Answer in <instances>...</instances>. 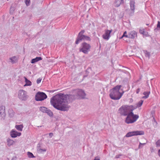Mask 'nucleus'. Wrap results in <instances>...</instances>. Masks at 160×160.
<instances>
[{
  "label": "nucleus",
  "instance_id": "obj_36",
  "mask_svg": "<svg viewBox=\"0 0 160 160\" xmlns=\"http://www.w3.org/2000/svg\"><path fill=\"white\" fill-rule=\"evenodd\" d=\"M49 135L51 137L53 135V134L52 133H49Z\"/></svg>",
  "mask_w": 160,
  "mask_h": 160
},
{
  "label": "nucleus",
  "instance_id": "obj_5",
  "mask_svg": "<svg viewBox=\"0 0 160 160\" xmlns=\"http://www.w3.org/2000/svg\"><path fill=\"white\" fill-rule=\"evenodd\" d=\"M84 32L85 31L84 30H82L79 33L78 36L75 42V43L76 44H78L82 40L86 41H91V38L90 37L83 35Z\"/></svg>",
  "mask_w": 160,
  "mask_h": 160
},
{
  "label": "nucleus",
  "instance_id": "obj_33",
  "mask_svg": "<svg viewBox=\"0 0 160 160\" xmlns=\"http://www.w3.org/2000/svg\"><path fill=\"white\" fill-rule=\"evenodd\" d=\"M42 79V78H38L37 80V83L38 84H39V83H40L41 82Z\"/></svg>",
  "mask_w": 160,
  "mask_h": 160
},
{
  "label": "nucleus",
  "instance_id": "obj_3",
  "mask_svg": "<svg viewBox=\"0 0 160 160\" xmlns=\"http://www.w3.org/2000/svg\"><path fill=\"white\" fill-rule=\"evenodd\" d=\"M134 110V108L132 105H123L119 109L118 112L122 115L126 116Z\"/></svg>",
  "mask_w": 160,
  "mask_h": 160
},
{
  "label": "nucleus",
  "instance_id": "obj_28",
  "mask_svg": "<svg viewBox=\"0 0 160 160\" xmlns=\"http://www.w3.org/2000/svg\"><path fill=\"white\" fill-rule=\"evenodd\" d=\"M146 144V143H141V142H140L139 146H138V148H142L143 145H145Z\"/></svg>",
  "mask_w": 160,
  "mask_h": 160
},
{
  "label": "nucleus",
  "instance_id": "obj_1",
  "mask_svg": "<svg viewBox=\"0 0 160 160\" xmlns=\"http://www.w3.org/2000/svg\"><path fill=\"white\" fill-rule=\"evenodd\" d=\"M68 95L57 94L51 99L50 103L55 108L62 111H67L70 107L68 105Z\"/></svg>",
  "mask_w": 160,
  "mask_h": 160
},
{
  "label": "nucleus",
  "instance_id": "obj_25",
  "mask_svg": "<svg viewBox=\"0 0 160 160\" xmlns=\"http://www.w3.org/2000/svg\"><path fill=\"white\" fill-rule=\"evenodd\" d=\"M28 157L29 158H33L35 157L32 153L29 152H28Z\"/></svg>",
  "mask_w": 160,
  "mask_h": 160
},
{
  "label": "nucleus",
  "instance_id": "obj_34",
  "mask_svg": "<svg viewBox=\"0 0 160 160\" xmlns=\"http://www.w3.org/2000/svg\"><path fill=\"white\" fill-rule=\"evenodd\" d=\"M140 89L138 88V89H137L136 90V93L137 94H138L139 93V92H140Z\"/></svg>",
  "mask_w": 160,
  "mask_h": 160
},
{
  "label": "nucleus",
  "instance_id": "obj_29",
  "mask_svg": "<svg viewBox=\"0 0 160 160\" xmlns=\"http://www.w3.org/2000/svg\"><path fill=\"white\" fill-rule=\"evenodd\" d=\"M139 32L141 34L144 35V33L145 32L144 29H140L139 30Z\"/></svg>",
  "mask_w": 160,
  "mask_h": 160
},
{
  "label": "nucleus",
  "instance_id": "obj_32",
  "mask_svg": "<svg viewBox=\"0 0 160 160\" xmlns=\"http://www.w3.org/2000/svg\"><path fill=\"white\" fill-rule=\"evenodd\" d=\"M157 28L160 30V22L158 21L157 24Z\"/></svg>",
  "mask_w": 160,
  "mask_h": 160
},
{
  "label": "nucleus",
  "instance_id": "obj_19",
  "mask_svg": "<svg viewBox=\"0 0 160 160\" xmlns=\"http://www.w3.org/2000/svg\"><path fill=\"white\" fill-rule=\"evenodd\" d=\"M14 143V141L12 140L8 139L7 140V145L8 146L13 145Z\"/></svg>",
  "mask_w": 160,
  "mask_h": 160
},
{
  "label": "nucleus",
  "instance_id": "obj_30",
  "mask_svg": "<svg viewBox=\"0 0 160 160\" xmlns=\"http://www.w3.org/2000/svg\"><path fill=\"white\" fill-rule=\"evenodd\" d=\"M30 0H25V2L27 6L29 5L30 2Z\"/></svg>",
  "mask_w": 160,
  "mask_h": 160
},
{
  "label": "nucleus",
  "instance_id": "obj_6",
  "mask_svg": "<svg viewBox=\"0 0 160 160\" xmlns=\"http://www.w3.org/2000/svg\"><path fill=\"white\" fill-rule=\"evenodd\" d=\"M91 47L90 44L86 42H83L81 44V46L79 48V51L84 54H87L90 51Z\"/></svg>",
  "mask_w": 160,
  "mask_h": 160
},
{
  "label": "nucleus",
  "instance_id": "obj_24",
  "mask_svg": "<svg viewBox=\"0 0 160 160\" xmlns=\"http://www.w3.org/2000/svg\"><path fill=\"white\" fill-rule=\"evenodd\" d=\"M122 2V0H116L115 2L118 3L116 5V6L117 7L119 6L121 3Z\"/></svg>",
  "mask_w": 160,
  "mask_h": 160
},
{
  "label": "nucleus",
  "instance_id": "obj_18",
  "mask_svg": "<svg viewBox=\"0 0 160 160\" xmlns=\"http://www.w3.org/2000/svg\"><path fill=\"white\" fill-rule=\"evenodd\" d=\"M5 107L2 106L0 107V114L4 115L5 114Z\"/></svg>",
  "mask_w": 160,
  "mask_h": 160
},
{
  "label": "nucleus",
  "instance_id": "obj_13",
  "mask_svg": "<svg viewBox=\"0 0 160 160\" xmlns=\"http://www.w3.org/2000/svg\"><path fill=\"white\" fill-rule=\"evenodd\" d=\"M11 136L13 138H16L18 136H20L21 135V132H18L12 130L10 132Z\"/></svg>",
  "mask_w": 160,
  "mask_h": 160
},
{
  "label": "nucleus",
  "instance_id": "obj_31",
  "mask_svg": "<svg viewBox=\"0 0 160 160\" xmlns=\"http://www.w3.org/2000/svg\"><path fill=\"white\" fill-rule=\"evenodd\" d=\"M145 56L147 57H149L150 55V53L148 52L147 51H146L145 52Z\"/></svg>",
  "mask_w": 160,
  "mask_h": 160
},
{
  "label": "nucleus",
  "instance_id": "obj_17",
  "mask_svg": "<svg viewBox=\"0 0 160 160\" xmlns=\"http://www.w3.org/2000/svg\"><path fill=\"white\" fill-rule=\"evenodd\" d=\"M150 91L148 92H144L143 93V95H144L145 96H143L142 97V98H144V99H146L147 98L149 95V94H150Z\"/></svg>",
  "mask_w": 160,
  "mask_h": 160
},
{
  "label": "nucleus",
  "instance_id": "obj_22",
  "mask_svg": "<svg viewBox=\"0 0 160 160\" xmlns=\"http://www.w3.org/2000/svg\"><path fill=\"white\" fill-rule=\"evenodd\" d=\"M50 116H52L53 114L52 112L50 110L47 109L46 112Z\"/></svg>",
  "mask_w": 160,
  "mask_h": 160
},
{
  "label": "nucleus",
  "instance_id": "obj_37",
  "mask_svg": "<svg viewBox=\"0 0 160 160\" xmlns=\"http://www.w3.org/2000/svg\"><path fill=\"white\" fill-rule=\"evenodd\" d=\"M42 151H43V152H45L46 151V149H41L40 150Z\"/></svg>",
  "mask_w": 160,
  "mask_h": 160
},
{
  "label": "nucleus",
  "instance_id": "obj_11",
  "mask_svg": "<svg viewBox=\"0 0 160 160\" xmlns=\"http://www.w3.org/2000/svg\"><path fill=\"white\" fill-rule=\"evenodd\" d=\"M18 95L19 98L22 100H25L26 98V92L23 90L19 91Z\"/></svg>",
  "mask_w": 160,
  "mask_h": 160
},
{
  "label": "nucleus",
  "instance_id": "obj_16",
  "mask_svg": "<svg viewBox=\"0 0 160 160\" xmlns=\"http://www.w3.org/2000/svg\"><path fill=\"white\" fill-rule=\"evenodd\" d=\"M23 126L22 124L16 125L15 126V128L18 130L22 131V130Z\"/></svg>",
  "mask_w": 160,
  "mask_h": 160
},
{
  "label": "nucleus",
  "instance_id": "obj_8",
  "mask_svg": "<svg viewBox=\"0 0 160 160\" xmlns=\"http://www.w3.org/2000/svg\"><path fill=\"white\" fill-rule=\"evenodd\" d=\"M47 97V95L44 93L38 92L35 96V99L37 101H42Z\"/></svg>",
  "mask_w": 160,
  "mask_h": 160
},
{
  "label": "nucleus",
  "instance_id": "obj_7",
  "mask_svg": "<svg viewBox=\"0 0 160 160\" xmlns=\"http://www.w3.org/2000/svg\"><path fill=\"white\" fill-rule=\"evenodd\" d=\"M137 32L134 30H132L129 32L128 34H127L126 31L124 32L122 36L120 38V39H122L124 37H126L129 38L134 39L136 38H137Z\"/></svg>",
  "mask_w": 160,
  "mask_h": 160
},
{
  "label": "nucleus",
  "instance_id": "obj_4",
  "mask_svg": "<svg viewBox=\"0 0 160 160\" xmlns=\"http://www.w3.org/2000/svg\"><path fill=\"white\" fill-rule=\"evenodd\" d=\"M138 118V115L134 114L131 111L127 115L125 122L127 124L132 123L136 122Z\"/></svg>",
  "mask_w": 160,
  "mask_h": 160
},
{
  "label": "nucleus",
  "instance_id": "obj_15",
  "mask_svg": "<svg viewBox=\"0 0 160 160\" xmlns=\"http://www.w3.org/2000/svg\"><path fill=\"white\" fill-rule=\"evenodd\" d=\"M42 59V58L37 57L35 58L32 59L31 60V62L32 63H34L39 61L41 60Z\"/></svg>",
  "mask_w": 160,
  "mask_h": 160
},
{
  "label": "nucleus",
  "instance_id": "obj_21",
  "mask_svg": "<svg viewBox=\"0 0 160 160\" xmlns=\"http://www.w3.org/2000/svg\"><path fill=\"white\" fill-rule=\"evenodd\" d=\"M48 108L44 107H41L40 108V110L43 112L45 113Z\"/></svg>",
  "mask_w": 160,
  "mask_h": 160
},
{
  "label": "nucleus",
  "instance_id": "obj_23",
  "mask_svg": "<svg viewBox=\"0 0 160 160\" xmlns=\"http://www.w3.org/2000/svg\"><path fill=\"white\" fill-rule=\"evenodd\" d=\"M10 59L11 60V62L13 63H15L17 62V58L15 56H14L12 58H11Z\"/></svg>",
  "mask_w": 160,
  "mask_h": 160
},
{
  "label": "nucleus",
  "instance_id": "obj_26",
  "mask_svg": "<svg viewBox=\"0 0 160 160\" xmlns=\"http://www.w3.org/2000/svg\"><path fill=\"white\" fill-rule=\"evenodd\" d=\"M156 145L157 147H160V139L158 140L156 142Z\"/></svg>",
  "mask_w": 160,
  "mask_h": 160
},
{
  "label": "nucleus",
  "instance_id": "obj_2",
  "mask_svg": "<svg viewBox=\"0 0 160 160\" xmlns=\"http://www.w3.org/2000/svg\"><path fill=\"white\" fill-rule=\"evenodd\" d=\"M121 85H117L110 91V96L113 100H118L122 96L124 92L121 88Z\"/></svg>",
  "mask_w": 160,
  "mask_h": 160
},
{
  "label": "nucleus",
  "instance_id": "obj_35",
  "mask_svg": "<svg viewBox=\"0 0 160 160\" xmlns=\"http://www.w3.org/2000/svg\"><path fill=\"white\" fill-rule=\"evenodd\" d=\"M158 156L160 157V149L158 151Z\"/></svg>",
  "mask_w": 160,
  "mask_h": 160
},
{
  "label": "nucleus",
  "instance_id": "obj_38",
  "mask_svg": "<svg viewBox=\"0 0 160 160\" xmlns=\"http://www.w3.org/2000/svg\"><path fill=\"white\" fill-rule=\"evenodd\" d=\"M94 160H100L99 159L95 158Z\"/></svg>",
  "mask_w": 160,
  "mask_h": 160
},
{
  "label": "nucleus",
  "instance_id": "obj_12",
  "mask_svg": "<svg viewBox=\"0 0 160 160\" xmlns=\"http://www.w3.org/2000/svg\"><path fill=\"white\" fill-rule=\"evenodd\" d=\"M135 2L134 1L131 0L130 2V11L131 13H133L134 12L135 9Z\"/></svg>",
  "mask_w": 160,
  "mask_h": 160
},
{
  "label": "nucleus",
  "instance_id": "obj_27",
  "mask_svg": "<svg viewBox=\"0 0 160 160\" xmlns=\"http://www.w3.org/2000/svg\"><path fill=\"white\" fill-rule=\"evenodd\" d=\"M143 101L142 100H140L138 103L137 104V106H138V107H141L143 103Z\"/></svg>",
  "mask_w": 160,
  "mask_h": 160
},
{
  "label": "nucleus",
  "instance_id": "obj_20",
  "mask_svg": "<svg viewBox=\"0 0 160 160\" xmlns=\"http://www.w3.org/2000/svg\"><path fill=\"white\" fill-rule=\"evenodd\" d=\"M25 79L26 83L24 86H30L31 85V82L29 80H28L25 77Z\"/></svg>",
  "mask_w": 160,
  "mask_h": 160
},
{
  "label": "nucleus",
  "instance_id": "obj_14",
  "mask_svg": "<svg viewBox=\"0 0 160 160\" xmlns=\"http://www.w3.org/2000/svg\"><path fill=\"white\" fill-rule=\"evenodd\" d=\"M78 94L80 96L79 98H84L86 94L84 91H82V90H78Z\"/></svg>",
  "mask_w": 160,
  "mask_h": 160
},
{
  "label": "nucleus",
  "instance_id": "obj_10",
  "mask_svg": "<svg viewBox=\"0 0 160 160\" xmlns=\"http://www.w3.org/2000/svg\"><path fill=\"white\" fill-rule=\"evenodd\" d=\"M112 30H105L104 33L102 36L103 38L106 40H108L110 37V34L112 32Z\"/></svg>",
  "mask_w": 160,
  "mask_h": 160
},
{
  "label": "nucleus",
  "instance_id": "obj_9",
  "mask_svg": "<svg viewBox=\"0 0 160 160\" xmlns=\"http://www.w3.org/2000/svg\"><path fill=\"white\" fill-rule=\"evenodd\" d=\"M144 134V133L143 131H137L129 132L126 134V136L127 137H129L134 136L142 135Z\"/></svg>",
  "mask_w": 160,
  "mask_h": 160
}]
</instances>
